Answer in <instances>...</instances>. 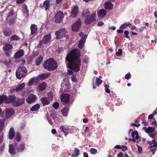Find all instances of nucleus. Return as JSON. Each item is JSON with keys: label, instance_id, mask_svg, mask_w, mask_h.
Returning <instances> with one entry per match:
<instances>
[{"label": "nucleus", "instance_id": "4d7b16f0", "mask_svg": "<svg viewBox=\"0 0 157 157\" xmlns=\"http://www.w3.org/2000/svg\"><path fill=\"white\" fill-rule=\"evenodd\" d=\"M131 76V74L130 73H128L125 75V78L126 79L128 80L130 78Z\"/></svg>", "mask_w": 157, "mask_h": 157}, {"label": "nucleus", "instance_id": "f8f14e48", "mask_svg": "<svg viewBox=\"0 0 157 157\" xmlns=\"http://www.w3.org/2000/svg\"><path fill=\"white\" fill-rule=\"evenodd\" d=\"M36 99L37 97L36 95L31 94L26 98V101L28 103H31L35 102Z\"/></svg>", "mask_w": 157, "mask_h": 157}, {"label": "nucleus", "instance_id": "f3484780", "mask_svg": "<svg viewBox=\"0 0 157 157\" xmlns=\"http://www.w3.org/2000/svg\"><path fill=\"white\" fill-rule=\"evenodd\" d=\"M78 8L77 6L73 7L71 11V16L72 17L75 18L76 17L78 12Z\"/></svg>", "mask_w": 157, "mask_h": 157}, {"label": "nucleus", "instance_id": "dca6fc26", "mask_svg": "<svg viewBox=\"0 0 157 157\" xmlns=\"http://www.w3.org/2000/svg\"><path fill=\"white\" fill-rule=\"evenodd\" d=\"M24 101V98L17 99L13 102V105L15 106H18L23 104Z\"/></svg>", "mask_w": 157, "mask_h": 157}, {"label": "nucleus", "instance_id": "4c0bfd02", "mask_svg": "<svg viewBox=\"0 0 157 157\" xmlns=\"http://www.w3.org/2000/svg\"><path fill=\"white\" fill-rule=\"evenodd\" d=\"M43 59V57L40 56L38 57L36 60V64L37 66L39 65Z\"/></svg>", "mask_w": 157, "mask_h": 157}, {"label": "nucleus", "instance_id": "13d9d810", "mask_svg": "<svg viewBox=\"0 0 157 157\" xmlns=\"http://www.w3.org/2000/svg\"><path fill=\"white\" fill-rule=\"evenodd\" d=\"M13 14V10H11L8 13V17H7L6 18V19H8L9 17L10 16H12V15Z\"/></svg>", "mask_w": 157, "mask_h": 157}, {"label": "nucleus", "instance_id": "774afa93", "mask_svg": "<svg viewBox=\"0 0 157 157\" xmlns=\"http://www.w3.org/2000/svg\"><path fill=\"white\" fill-rule=\"evenodd\" d=\"M152 142L153 143V146L154 147L157 146V142H156L155 140H152Z\"/></svg>", "mask_w": 157, "mask_h": 157}, {"label": "nucleus", "instance_id": "0eeeda50", "mask_svg": "<svg viewBox=\"0 0 157 157\" xmlns=\"http://www.w3.org/2000/svg\"><path fill=\"white\" fill-rule=\"evenodd\" d=\"M69 99V95L68 94H62L61 95V100L64 105H69L71 104Z\"/></svg>", "mask_w": 157, "mask_h": 157}, {"label": "nucleus", "instance_id": "6e6552de", "mask_svg": "<svg viewBox=\"0 0 157 157\" xmlns=\"http://www.w3.org/2000/svg\"><path fill=\"white\" fill-rule=\"evenodd\" d=\"M96 14L94 13L91 14L90 16H87L85 20V23L87 24H89L92 22L96 21Z\"/></svg>", "mask_w": 157, "mask_h": 157}, {"label": "nucleus", "instance_id": "b1692460", "mask_svg": "<svg viewBox=\"0 0 157 157\" xmlns=\"http://www.w3.org/2000/svg\"><path fill=\"white\" fill-rule=\"evenodd\" d=\"M25 87V84L23 83L17 87L16 89V92H21L24 90Z\"/></svg>", "mask_w": 157, "mask_h": 157}, {"label": "nucleus", "instance_id": "a878e982", "mask_svg": "<svg viewBox=\"0 0 157 157\" xmlns=\"http://www.w3.org/2000/svg\"><path fill=\"white\" fill-rule=\"evenodd\" d=\"M113 6V5L109 1L106 2L105 3V8L106 9L111 10L112 9Z\"/></svg>", "mask_w": 157, "mask_h": 157}, {"label": "nucleus", "instance_id": "72a5a7b5", "mask_svg": "<svg viewBox=\"0 0 157 157\" xmlns=\"http://www.w3.org/2000/svg\"><path fill=\"white\" fill-rule=\"evenodd\" d=\"M85 42V39L84 38H82L80 40L78 44V47L79 48H81L84 46V44Z\"/></svg>", "mask_w": 157, "mask_h": 157}, {"label": "nucleus", "instance_id": "3c124183", "mask_svg": "<svg viewBox=\"0 0 157 157\" xmlns=\"http://www.w3.org/2000/svg\"><path fill=\"white\" fill-rule=\"evenodd\" d=\"M128 26V23H125L124 24H122L120 28L121 29H125Z\"/></svg>", "mask_w": 157, "mask_h": 157}, {"label": "nucleus", "instance_id": "f704fd0d", "mask_svg": "<svg viewBox=\"0 0 157 157\" xmlns=\"http://www.w3.org/2000/svg\"><path fill=\"white\" fill-rule=\"evenodd\" d=\"M68 111V108L65 107L63 108L62 111V114L64 116L67 117V115Z\"/></svg>", "mask_w": 157, "mask_h": 157}, {"label": "nucleus", "instance_id": "864d4df0", "mask_svg": "<svg viewBox=\"0 0 157 157\" xmlns=\"http://www.w3.org/2000/svg\"><path fill=\"white\" fill-rule=\"evenodd\" d=\"M122 50L121 49H119L118 52H116V55L117 56H120L121 55Z\"/></svg>", "mask_w": 157, "mask_h": 157}, {"label": "nucleus", "instance_id": "e2e57ef3", "mask_svg": "<svg viewBox=\"0 0 157 157\" xmlns=\"http://www.w3.org/2000/svg\"><path fill=\"white\" fill-rule=\"evenodd\" d=\"M26 0H17L16 3L17 4H21L24 2Z\"/></svg>", "mask_w": 157, "mask_h": 157}, {"label": "nucleus", "instance_id": "9b49d317", "mask_svg": "<svg viewBox=\"0 0 157 157\" xmlns=\"http://www.w3.org/2000/svg\"><path fill=\"white\" fill-rule=\"evenodd\" d=\"M55 21L57 23H60L63 18V13L61 11H58L55 15Z\"/></svg>", "mask_w": 157, "mask_h": 157}, {"label": "nucleus", "instance_id": "5fc2aeb1", "mask_svg": "<svg viewBox=\"0 0 157 157\" xmlns=\"http://www.w3.org/2000/svg\"><path fill=\"white\" fill-rule=\"evenodd\" d=\"M20 136L19 133H17V137L15 138L17 142H19L20 140Z\"/></svg>", "mask_w": 157, "mask_h": 157}, {"label": "nucleus", "instance_id": "2eb2a0df", "mask_svg": "<svg viewBox=\"0 0 157 157\" xmlns=\"http://www.w3.org/2000/svg\"><path fill=\"white\" fill-rule=\"evenodd\" d=\"M81 23V21L79 20L76 21L75 23L73 24L72 26V30L75 31H78L80 27Z\"/></svg>", "mask_w": 157, "mask_h": 157}, {"label": "nucleus", "instance_id": "e433bc0d", "mask_svg": "<svg viewBox=\"0 0 157 157\" xmlns=\"http://www.w3.org/2000/svg\"><path fill=\"white\" fill-rule=\"evenodd\" d=\"M20 39L19 37L16 35H14L12 36L10 38V41L18 40Z\"/></svg>", "mask_w": 157, "mask_h": 157}, {"label": "nucleus", "instance_id": "37998d69", "mask_svg": "<svg viewBox=\"0 0 157 157\" xmlns=\"http://www.w3.org/2000/svg\"><path fill=\"white\" fill-rule=\"evenodd\" d=\"M131 135L133 138H135L136 139H138L139 138L138 132L136 131L132 132V133Z\"/></svg>", "mask_w": 157, "mask_h": 157}, {"label": "nucleus", "instance_id": "6ab92c4d", "mask_svg": "<svg viewBox=\"0 0 157 157\" xmlns=\"http://www.w3.org/2000/svg\"><path fill=\"white\" fill-rule=\"evenodd\" d=\"M24 54V52L23 50L20 49L16 52L14 55V57L15 59H18L23 56Z\"/></svg>", "mask_w": 157, "mask_h": 157}, {"label": "nucleus", "instance_id": "f257e3e1", "mask_svg": "<svg viewBox=\"0 0 157 157\" xmlns=\"http://www.w3.org/2000/svg\"><path fill=\"white\" fill-rule=\"evenodd\" d=\"M80 56V51L76 49L72 50L66 57L67 66L75 72H78L80 70L81 60L79 58Z\"/></svg>", "mask_w": 157, "mask_h": 157}, {"label": "nucleus", "instance_id": "9d476101", "mask_svg": "<svg viewBox=\"0 0 157 157\" xmlns=\"http://www.w3.org/2000/svg\"><path fill=\"white\" fill-rule=\"evenodd\" d=\"M51 6V4L50 1L46 0L44 1L43 3L40 4V6L42 9H45V10L47 12L49 10V8Z\"/></svg>", "mask_w": 157, "mask_h": 157}, {"label": "nucleus", "instance_id": "a19ab883", "mask_svg": "<svg viewBox=\"0 0 157 157\" xmlns=\"http://www.w3.org/2000/svg\"><path fill=\"white\" fill-rule=\"evenodd\" d=\"M25 148L24 144L22 143L21 144L17 147V149L19 152H21L23 151Z\"/></svg>", "mask_w": 157, "mask_h": 157}, {"label": "nucleus", "instance_id": "ea45409f", "mask_svg": "<svg viewBox=\"0 0 157 157\" xmlns=\"http://www.w3.org/2000/svg\"><path fill=\"white\" fill-rule=\"evenodd\" d=\"M6 120L5 119H0V132L3 129L4 126V122Z\"/></svg>", "mask_w": 157, "mask_h": 157}, {"label": "nucleus", "instance_id": "473e14b6", "mask_svg": "<svg viewBox=\"0 0 157 157\" xmlns=\"http://www.w3.org/2000/svg\"><path fill=\"white\" fill-rule=\"evenodd\" d=\"M12 33L11 30L9 28L5 29L3 31V33L6 36H10Z\"/></svg>", "mask_w": 157, "mask_h": 157}, {"label": "nucleus", "instance_id": "c85d7f7f", "mask_svg": "<svg viewBox=\"0 0 157 157\" xmlns=\"http://www.w3.org/2000/svg\"><path fill=\"white\" fill-rule=\"evenodd\" d=\"M143 129L144 130L145 132L147 133H150L154 131V128L151 127H148L147 128L144 127L143 128Z\"/></svg>", "mask_w": 157, "mask_h": 157}, {"label": "nucleus", "instance_id": "4be33fe9", "mask_svg": "<svg viewBox=\"0 0 157 157\" xmlns=\"http://www.w3.org/2000/svg\"><path fill=\"white\" fill-rule=\"evenodd\" d=\"M79 150L76 148H75L74 152L72 153L71 151L69 153V155H71L72 157H77L79 155Z\"/></svg>", "mask_w": 157, "mask_h": 157}, {"label": "nucleus", "instance_id": "393cba45", "mask_svg": "<svg viewBox=\"0 0 157 157\" xmlns=\"http://www.w3.org/2000/svg\"><path fill=\"white\" fill-rule=\"evenodd\" d=\"M16 99V97L14 95H11L8 97H6V103H9L13 102Z\"/></svg>", "mask_w": 157, "mask_h": 157}, {"label": "nucleus", "instance_id": "a18cd8bd", "mask_svg": "<svg viewBox=\"0 0 157 157\" xmlns=\"http://www.w3.org/2000/svg\"><path fill=\"white\" fill-rule=\"evenodd\" d=\"M102 81L98 78H97L95 80L96 85L99 86L102 82Z\"/></svg>", "mask_w": 157, "mask_h": 157}, {"label": "nucleus", "instance_id": "a211bd4d", "mask_svg": "<svg viewBox=\"0 0 157 157\" xmlns=\"http://www.w3.org/2000/svg\"><path fill=\"white\" fill-rule=\"evenodd\" d=\"M61 131L63 132L64 133V135L67 136L68 134V132L69 131L68 127L66 125H62L59 128Z\"/></svg>", "mask_w": 157, "mask_h": 157}, {"label": "nucleus", "instance_id": "338daca9", "mask_svg": "<svg viewBox=\"0 0 157 157\" xmlns=\"http://www.w3.org/2000/svg\"><path fill=\"white\" fill-rule=\"evenodd\" d=\"M142 123L144 124V126H147L148 124L147 122L144 119L142 120Z\"/></svg>", "mask_w": 157, "mask_h": 157}, {"label": "nucleus", "instance_id": "4468645a", "mask_svg": "<svg viewBox=\"0 0 157 157\" xmlns=\"http://www.w3.org/2000/svg\"><path fill=\"white\" fill-rule=\"evenodd\" d=\"M47 86V84L45 82H43L40 84L36 87L37 91L39 92H41L45 90Z\"/></svg>", "mask_w": 157, "mask_h": 157}, {"label": "nucleus", "instance_id": "bf43d9fd", "mask_svg": "<svg viewBox=\"0 0 157 157\" xmlns=\"http://www.w3.org/2000/svg\"><path fill=\"white\" fill-rule=\"evenodd\" d=\"M10 91L11 93H14L15 92H16V89H15L14 87H12L10 89Z\"/></svg>", "mask_w": 157, "mask_h": 157}, {"label": "nucleus", "instance_id": "58836bf2", "mask_svg": "<svg viewBox=\"0 0 157 157\" xmlns=\"http://www.w3.org/2000/svg\"><path fill=\"white\" fill-rule=\"evenodd\" d=\"M37 81V78H33L28 82V85L31 86L33 85L35 82Z\"/></svg>", "mask_w": 157, "mask_h": 157}, {"label": "nucleus", "instance_id": "680f3d73", "mask_svg": "<svg viewBox=\"0 0 157 157\" xmlns=\"http://www.w3.org/2000/svg\"><path fill=\"white\" fill-rule=\"evenodd\" d=\"M121 148L123 151H124L127 150V147L125 145H122Z\"/></svg>", "mask_w": 157, "mask_h": 157}, {"label": "nucleus", "instance_id": "69168bd1", "mask_svg": "<svg viewBox=\"0 0 157 157\" xmlns=\"http://www.w3.org/2000/svg\"><path fill=\"white\" fill-rule=\"evenodd\" d=\"M117 157H124L123 154L122 152H121L117 155Z\"/></svg>", "mask_w": 157, "mask_h": 157}, {"label": "nucleus", "instance_id": "7c9ffc66", "mask_svg": "<svg viewBox=\"0 0 157 157\" xmlns=\"http://www.w3.org/2000/svg\"><path fill=\"white\" fill-rule=\"evenodd\" d=\"M13 46L11 44H4L2 48L3 50L4 51H6L12 49Z\"/></svg>", "mask_w": 157, "mask_h": 157}, {"label": "nucleus", "instance_id": "052dcab7", "mask_svg": "<svg viewBox=\"0 0 157 157\" xmlns=\"http://www.w3.org/2000/svg\"><path fill=\"white\" fill-rule=\"evenodd\" d=\"M137 147L138 150V152L140 153H141L142 152V147L138 145H137Z\"/></svg>", "mask_w": 157, "mask_h": 157}, {"label": "nucleus", "instance_id": "423d86ee", "mask_svg": "<svg viewBox=\"0 0 157 157\" xmlns=\"http://www.w3.org/2000/svg\"><path fill=\"white\" fill-rule=\"evenodd\" d=\"M66 33V29L65 28H62L58 30L55 32V34L56 37V39H59L65 36Z\"/></svg>", "mask_w": 157, "mask_h": 157}, {"label": "nucleus", "instance_id": "2f4dec72", "mask_svg": "<svg viewBox=\"0 0 157 157\" xmlns=\"http://www.w3.org/2000/svg\"><path fill=\"white\" fill-rule=\"evenodd\" d=\"M22 10L24 14L26 16H28L29 14V10L27 8V5L25 4H23L22 6Z\"/></svg>", "mask_w": 157, "mask_h": 157}, {"label": "nucleus", "instance_id": "5701e85b", "mask_svg": "<svg viewBox=\"0 0 157 157\" xmlns=\"http://www.w3.org/2000/svg\"><path fill=\"white\" fill-rule=\"evenodd\" d=\"M41 101L42 102V104L44 106L46 105H48L51 102L46 97H42L41 99Z\"/></svg>", "mask_w": 157, "mask_h": 157}, {"label": "nucleus", "instance_id": "20e7f679", "mask_svg": "<svg viewBox=\"0 0 157 157\" xmlns=\"http://www.w3.org/2000/svg\"><path fill=\"white\" fill-rule=\"evenodd\" d=\"M27 73V70L25 67H19L17 70L16 73V77L18 79H21L26 75Z\"/></svg>", "mask_w": 157, "mask_h": 157}, {"label": "nucleus", "instance_id": "412c9836", "mask_svg": "<svg viewBox=\"0 0 157 157\" xmlns=\"http://www.w3.org/2000/svg\"><path fill=\"white\" fill-rule=\"evenodd\" d=\"M49 73L43 74L38 76L37 77V80H43L48 78L50 75Z\"/></svg>", "mask_w": 157, "mask_h": 157}, {"label": "nucleus", "instance_id": "f03ea898", "mask_svg": "<svg viewBox=\"0 0 157 157\" xmlns=\"http://www.w3.org/2000/svg\"><path fill=\"white\" fill-rule=\"evenodd\" d=\"M43 67L49 71H52L57 67V65L56 61L52 58H50L45 62Z\"/></svg>", "mask_w": 157, "mask_h": 157}, {"label": "nucleus", "instance_id": "49530a36", "mask_svg": "<svg viewBox=\"0 0 157 157\" xmlns=\"http://www.w3.org/2000/svg\"><path fill=\"white\" fill-rule=\"evenodd\" d=\"M90 13L89 10L88 9L85 10L83 11L82 15L83 16L86 17L87 16V14Z\"/></svg>", "mask_w": 157, "mask_h": 157}, {"label": "nucleus", "instance_id": "aec40b11", "mask_svg": "<svg viewBox=\"0 0 157 157\" xmlns=\"http://www.w3.org/2000/svg\"><path fill=\"white\" fill-rule=\"evenodd\" d=\"M106 13V11L104 9H101L97 12L98 17H102L105 16Z\"/></svg>", "mask_w": 157, "mask_h": 157}, {"label": "nucleus", "instance_id": "603ef678", "mask_svg": "<svg viewBox=\"0 0 157 157\" xmlns=\"http://www.w3.org/2000/svg\"><path fill=\"white\" fill-rule=\"evenodd\" d=\"M59 106V103L58 102L54 103L53 105V106L55 109H57Z\"/></svg>", "mask_w": 157, "mask_h": 157}, {"label": "nucleus", "instance_id": "bb28decb", "mask_svg": "<svg viewBox=\"0 0 157 157\" xmlns=\"http://www.w3.org/2000/svg\"><path fill=\"white\" fill-rule=\"evenodd\" d=\"M15 135V132L13 128H10L9 132V138L10 139H12Z\"/></svg>", "mask_w": 157, "mask_h": 157}, {"label": "nucleus", "instance_id": "ddd939ff", "mask_svg": "<svg viewBox=\"0 0 157 157\" xmlns=\"http://www.w3.org/2000/svg\"><path fill=\"white\" fill-rule=\"evenodd\" d=\"M5 113V117L7 119L11 117L14 113V110L11 108H8L6 109Z\"/></svg>", "mask_w": 157, "mask_h": 157}, {"label": "nucleus", "instance_id": "09e8293b", "mask_svg": "<svg viewBox=\"0 0 157 157\" xmlns=\"http://www.w3.org/2000/svg\"><path fill=\"white\" fill-rule=\"evenodd\" d=\"M71 79L73 82H76L77 81L76 79V76L75 75H73L71 76Z\"/></svg>", "mask_w": 157, "mask_h": 157}, {"label": "nucleus", "instance_id": "de8ad7c7", "mask_svg": "<svg viewBox=\"0 0 157 157\" xmlns=\"http://www.w3.org/2000/svg\"><path fill=\"white\" fill-rule=\"evenodd\" d=\"M97 151L96 149L91 148L90 149V152L92 154L95 155L97 153Z\"/></svg>", "mask_w": 157, "mask_h": 157}, {"label": "nucleus", "instance_id": "79ce46f5", "mask_svg": "<svg viewBox=\"0 0 157 157\" xmlns=\"http://www.w3.org/2000/svg\"><path fill=\"white\" fill-rule=\"evenodd\" d=\"M6 95H3L0 96V104L3 102L6 103Z\"/></svg>", "mask_w": 157, "mask_h": 157}, {"label": "nucleus", "instance_id": "39448f33", "mask_svg": "<svg viewBox=\"0 0 157 157\" xmlns=\"http://www.w3.org/2000/svg\"><path fill=\"white\" fill-rule=\"evenodd\" d=\"M51 38V33L44 36L42 40L39 42V44L37 45V48H41L42 44H48Z\"/></svg>", "mask_w": 157, "mask_h": 157}, {"label": "nucleus", "instance_id": "7ed1b4c3", "mask_svg": "<svg viewBox=\"0 0 157 157\" xmlns=\"http://www.w3.org/2000/svg\"><path fill=\"white\" fill-rule=\"evenodd\" d=\"M50 113V116H47V119L49 123L51 125H53L57 122L58 118L57 117L56 113L55 111H51Z\"/></svg>", "mask_w": 157, "mask_h": 157}, {"label": "nucleus", "instance_id": "cd10ccee", "mask_svg": "<svg viewBox=\"0 0 157 157\" xmlns=\"http://www.w3.org/2000/svg\"><path fill=\"white\" fill-rule=\"evenodd\" d=\"M31 30V34H34L37 31V25L34 24H32L30 27Z\"/></svg>", "mask_w": 157, "mask_h": 157}, {"label": "nucleus", "instance_id": "c03bdc74", "mask_svg": "<svg viewBox=\"0 0 157 157\" xmlns=\"http://www.w3.org/2000/svg\"><path fill=\"white\" fill-rule=\"evenodd\" d=\"M47 95L48 97L47 98L50 101H51L53 98V93L52 92L48 93Z\"/></svg>", "mask_w": 157, "mask_h": 157}, {"label": "nucleus", "instance_id": "6e6d98bb", "mask_svg": "<svg viewBox=\"0 0 157 157\" xmlns=\"http://www.w3.org/2000/svg\"><path fill=\"white\" fill-rule=\"evenodd\" d=\"M129 32L128 31L125 30L124 32V34L125 35V37L129 39V37L128 36V35L129 34Z\"/></svg>", "mask_w": 157, "mask_h": 157}, {"label": "nucleus", "instance_id": "8fccbe9b", "mask_svg": "<svg viewBox=\"0 0 157 157\" xmlns=\"http://www.w3.org/2000/svg\"><path fill=\"white\" fill-rule=\"evenodd\" d=\"M4 64L7 66V67H9L11 66L10 63H9L8 60H5L4 62Z\"/></svg>", "mask_w": 157, "mask_h": 157}, {"label": "nucleus", "instance_id": "0e129e2a", "mask_svg": "<svg viewBox=\"0 0 157 157\" xmlns=\"http://www.w3.org/2000/svg\"><path fill=\"white\" fill-rule=\"evenodd\" d=\"M131 125L133 127H138L140 126V124H136L135 123L131 124Z\"/></svg>", "mask_w": 157, "mask_h": 157}, {"label": "nucleus", "instance_id": "c9c22d12", "mask_svg": "<svg viewBox=\"0 0 157 157\" xmlns=\"http://www.w3.org/2000/svg\"><path fill=\"white\" fill-rule=\"evenodd\" d=\"M40 106L39 104H37L33 106L30 109L32 111H35L38 110L40 108Z\"/></svg>", "mask_w": 157, "mask_h": 157}, {"label": "nucleus", "instance_id": "c756f323", "mask_svg": "<svg viewBox=\"0 0 157 157\" xmlns=\"http://www.w3.org/2000/svg\"><path fill=\"white\" fill-rule=\"evenodd\" d=\"M9 151L11 155H14L16 153L15 148L12 144L9 145Z\"/></svg>", "mask_w": 157, "mask_h": 157}, {"label": "nucleus", "instance_id": "1a4fd4ad", "mask_svg": "<svg viewBox=\"0 0 157 157\" xmlns=\"http://www.w3.org/2000/svg\"><path fill=\"white\" fill-rule=\"evenodd\" d=\"M61 86L60 91L62 93H63L69 90L70 86L68 82L63 81L61 84Z\"/></svg>", "mask_w": 157, "mask_h": 157}]
</instances>
